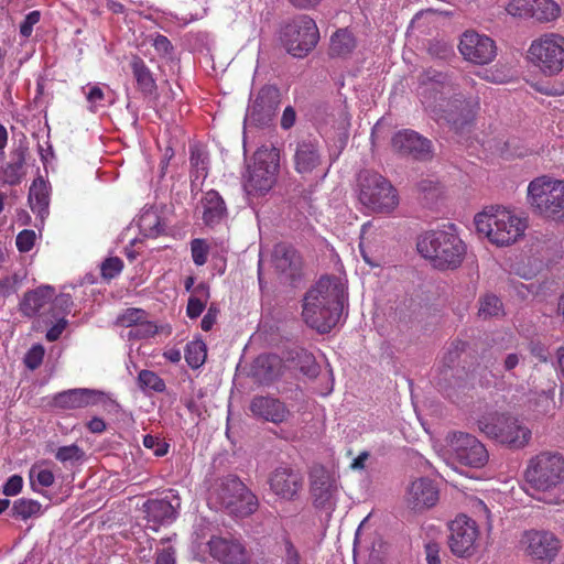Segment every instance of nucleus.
Masks as SVG:
<instances>
[{"label":"nucleus","mask_w":564,"mask_h":564,"mask_svg":"<svg viewBox=\"0 0 564 564\" xmlns=\"http://www.w3.org/2000/svg\"><path fill=\"white\" fill-rule=\"evenodd\" d=\"M419 80L421 102L434 119H444L459 128L474 118L479 108L478 98H465L460 94H454L449 100L445 98L446 94L455 93L457 86L451 75L427 69L420 75Z\"/></svg>","instance_id":"obj_1"},{"label":"nucleus","mask_w":564,"mask_h":564,"mask_svg":"<svg viewBox=\"0 0 564 564\" xmlns=\"http://www.w3.org/2000/svg\"><path fill=\"white\" fill-rule=\"evenodd\" d=\"M346 301V290L337 278H321L305 294L303 318L321 334L328 333L339 321Z\"/></svg>","instance_id":"obj_2"},{"label":"nucleus","mask_w":564,"mask_h":564,"mask_svg":"<svg viewBox=\"0 0 564 564\" xmlns=\"http://www.w3.org/2000/svg\"><path fill=\"white\" fill-rule=\"evenodd\" d=\"M528 485L541 492L547 503L564 502V457L560 453L542 452L529 460L525 469Z\"/></svg>","instance_id":"obj_3"},{"label":"nucleus","mask_w":564,"mask_h":564,"mask_svg":"<svg viewBox=\"0 0 564 564\" xmlns=\"http://www.w3.org/2000/svg\"><path fill=\"white\" fill-rule=\"evenodd\" d=\"M417 251L440 270L458 268L466 253V246L456 234L455 226L448 224L442 230H431L417 241Z\"/></svg>","instance_id":"obj_4"},{"label":"nucleus","mask_w":564,"mask_h":564,"mask_svg":"<svg viewBox=\"0 0 564 564\" xmlns=\"http://www.w3.org/2000/svg\"><path fill=\"white\" fill-rule=\"evenodd\" d=\"M475 226L492 243L508 246L524 234L527 220L505 208L490 207L475 216Z\"/></svg>","instance_id":"obj_5"},{"label":"nucleus","mask_w":564,"mask_h":564,"mask_svg":"<svg viewBox=\"0 0 564 564\" xmlns=\"http://www.w3.org/2000/svg\"><path fill=\"white\" fill-rule=\"evenodd\" d=\"M527 200L536 215L564 220V181L543 175L528 185Z\"/></svg>","instance_id":"obj_6"},{"label":"nucleus","mask_w":564,"mask_h":564,"mask_svg":"<svg viewBox=\"0 0 564 564\" xmlns=\"http://www.w3.org/2000/svg\"><path fill=\"white\" fill-rule=\"evenodd\" d=\"M478 429L488 437L513 449L525 447L531 430L518 417L508 413H495L478 420Z\"/></svg>","instance_id":"obj_7"},{"label":"nucleus","mask_w":564,"mask_h":564,"mask_svg":"<svg viewBox=\"0 0 564 564\" xmlns=\"http://www.w3.org/2000/svg\"><path fill=\"white\" fill-rule=\"evenodd\" d=\"M210 498L229 513L246 517L257 510V497L237 477L228 475L216 480Z\"/></svg>","instance_id":"obj_8"},{"label":"nucleus","mask_w":564,"mask_h":564,"mask_svg":"<svg viewBox=\"0 0 564 564\" xmlns=\"http://www.w3.org/2000/svg\"><path fill=\"white\" fill-rule=\"evenodd\" d=\"M359 200L377 213H390L399 204L395 188L382 175L372 171H361L358 177Z\"/></svg>","instance_id":"obj_9"},{"label":"nucleus","mask_w":564,"mask_h":564,"mask_svg":"<svg viewBox=\"0 0 564 564\" xmlns=\"http://www.w3.org/2000/svg\"><path fill=\"white\" fill-rule=\"evenodd\" d=\"M528 57L546 76H555L564 68V36L547 33L532 41Z\"/></svg>","instance_id":"obj_10"},{"label":"nucleus","mask_w":564,"mask_h":564,"mask_svg":"<svg viewBox=\"0 0 564 564\" xmlns=\"http://www.w3.org/2000/svg\"><path fill=\"white\" fill-rule=\"evenodd\" d=\"M319 32L315 21L308 15H300L281 30V42L294 57H305L317 45Z\"/></svg>","instance_id":"obj_11"},{"label":"nucleus","mask_w":564,"mask_h":564,"mask_svg":"<svg viewBox=\"0 0 564 564\" xmlns=\"http://www.w3.org/2000/svg\"><path fill=\"white\" fill-rule=\"evenodd\" d=\"M447 443L453 457L464 466L480 468L488 462L489 455L485 445L474 435L454 432L447 437Z\"/></svg>","instance_id":"obj_12"},{"label":"nucleus","mask_w":564,"mask_h":564,"mask_svg":"<svg viewBox=\"0 0 564 564\" xmlns=\"http://www.w3.org/2000/svg\"><path fill=\"white\" fill-rule=\"evenodd\" d=\"M294 169L302 177L327 175L328 167L324 169L322 145L315 138H304L296 142L294 150Z\"/></svg>","instance_id":"obj_13"},{"label":"nucleus","mask_w":564,"mask_h":564,"mask_svg":"<svg viewBox=\"0 0 564 564\" xmlns=\"http://www.w3.org/2000/svg\"><path fill=\"white\" fill-rule=\"evenodd\" d=\"M448 546L459 557L471 556L477 549L479 535L476 521L465 514L457 516L449 523Z\"/></svg>","instance_id":"obj_14"},{"label":"nucleus","mask_w":564,"mask_h":564,"mask_svg":"<svg viewBox=\"0 0 564 564\" xmlns=\"http://www.w3.org/2000/svg\"><path fill=\"white\" fill-rule=\"evenodd\" d=\"M311 494L314 505L318 509L333 511L337 498V480L335 476L321 465H315L311 469Z\"/></svg>","instance_id":"obj_15"},{"label":"nucleus","mask_w":564,"mask_h":564,"mask_svg":"<svg viewBox=\"0 0 564 564\" xmlns=\"http://www.w3.org/2000/svg\"><path fill=\"white\" fill-rule=\"evenodd\" d=\"M391 147L398 154L416 161H429L434 154L432 141L410 129L398 131Z\"/></svg>","instance_id":"obj_16"},{"label":"nucleus","mask_w":564,"mask_h":564,"mask_svg":"<svg viewBox=\"0 0 564 564\" xmlns=\"http://www.w3.org/2000/svg\"><path fill=\"white\" fill-rule=\"evenodd\" d=\"M458 47L466 61L478 65L492 62L497 55V47L494 40L474 31H466L463 34Z\"/></svg>","instance_id":"obj_17"},{"label":"nucleus","mask_w":564,"mask_h":564,"mask_svg":"<svg viewBox=\"0 0 564 564\" xmlns=\"http://www.w3.org/2000/svg\"><path fill=\"white\" fill-rule=\"evenodd\" d=\"M521 544L529 556L544 562L553 561L560 550V540L546 531L525 532Z\"/></svg>","instance_id":"obj_18"},{"label":"nucleus","mask_w":564,"mask_h":564,"mask_svg":"<svg viewBox=\"0 0 564 564\" xmlns=\"http://www.w3.org/2000/svg\"><path fill=\"white\" fill-rule=\"evenodd\" d=\"M280 101L281 95L276 87L271 85L262 87L248 109V119L258 126L269 124L275 116Z\"/></svg>","instance_id":"obj_19"},{"label":"nucleus","mask_w":564,"mask_h":564,"mask_svg":"<svg viewBox=\"0 0 564 564\" xmlns=\"http://www.w3.org/2000/svg\"><path fill=\"white\" fill-rule=\"evenodd\" d=\"M209 554L223 564H249V555L241 542L234 538L213 536Z\"/></svg>","instance_id":"obj_20"},{"label":"nucleus","mask_w":564,"mask_h":564,"mask_svg":"<svg viewBox=\"0 0 564 564\" xmlns=\"http://www.w3.org/2000/svg\"><path fill=\"white\" fill-rule=\"evenodd\" d=\"M269 485L274 495L292 500L302 488L303 477L292 468L280 466L271 473Z\"/></svg>","instance_id":"obj_21"},{"label":"nucleus","mask_w":564,"mask_h":564,"mask_svg":"<svg viewBox=\"0 0 564 564\" xmlns=\"http://www.w3.org/2000/svg\"><path fill=\"white\" fill-rule=\"evenodd\" d=\"M101 391L93 389H70L55 394L52 405L61 410H76L96 404L104 399Z\"/></svg>","instance_id":"obj_22"},{"label":"nucleus","mask_w":564,"mask_h":564,"mask_svg":"<svg viewBox=\"0 0 564 564\" xmlns=\"http://www.w3.org/2000/svg\"><path fill=\"white\" fill-rule=\"evenodd\" d=\"M271 261L274 269L288 280L295 279L302 268L300 254L291 245L285 242L274 246Z\"/></svg>","instance_id":"obj_23"},{"label":"nucleus","mask_w":564,"mask_h":564,"mask_svg":"<svg viewBox=\"0 0 564 564\" xmlns=\"http://www.w3.org/2000/svg\"><path fill=\"white\" fill-rule=\"evenodd\" d=\"M249 409L254 416L274 424L286 421L291 414L286 405L279 399L263 395L254 397Z\"/></svg>","instance_id":"obj_24"},{"label":"nucleus","mask_w":564,"mask_h":564,"mask_svg":"<svg viewBox=\"0 0 564 564\" xmlns=\"http://www.w3.org/2000/svg\"><path fill=\"white\" fill-rule=\"evenodd\" d=\"M54 289L48 285L39 286L24 293L19 310L26 317L41 315L46 307H51Z\"/></svg>","instance_id":"obj_25"},{"label":"nucleus","mask_w":564,"mask_h":564,"mask_svg":"<svg viewBox=\"0 0 564 564\" xmlns=\"http://www.w3.org/2000/svg\"><path fill=\"white\" fill-rule=\"evenodd\" d=\"M175 503L167 499H149L143 503V511L149 522L154 524H170L176 520L178 508L181 507L180 498L174 496Z\"/></svg>","instance_id":"obj_26"},{"label":"nucleus","mask_w":564,"mask_h":564,"mask_svg":"<svg viewBox=\"0 0 564 564\" xmlns=\"http://www.w3.org/2000/svg\"><path fill=\"white\" fill-rule=\"evenodd\" d=\"M438 500V490L429 478H419L412 481L408 490V502L415 509L433 507Z\"/></svg>","instance_id":"obj_27"},{"label":"nucleus","mask_w":564,"mask_h":564,"mask_svg":"<svg viewBox=\"0 0 564 564\" xmlns=\"http://www.w3.org/2000/svg\"><path fill=\"white\" fill-rule=\"evenodd\" d=\"M200 204L203 206V221L208 227H215L228 216L224 198L215 189L205 193Z\"/></svg>","instance_id":"obj_28"},{"label":"nucleus","mask_w":564,"mask_h":564,"mask_svg":"<svg viewBox=\"0 0 564 564\" xmlns=\"http://www.w3.org/2000/svg\"><path fill=\"white\" fill-rule=\"evenodd\" d=\"M28 147L20 142L10 153V162L3 167V181L10 185L20 183L24 175V164L28 154Z\"/></svg>","instance_id":"obj_29"},{"label":"nucleus","mask_w":564,"mask_h":564,"mask_svg":"<svg viewBox=\"0 0 564 564\" xmlns=\"http://www.w3.org/2000/svg\"><path fill=\"white\" fill-rule=\"evenodd\" d=\"M130 67L133 78L137 82L138 89L144 96L153 95L156 91V82L144 61L140 56L133 55L130 62Z\"/></svg>","instance_id":"obj_30"},{"label":"nucleus","mask_w":564,"mask_h":564,"mask_svg":"<svg viewBox=\"0 0 564 564\" xmlns=\"http://www.w3.org/2000/svg\"><path fill=\"white\" fill-rule=\"evenodd\" d=\"M29 203L33 213H36L41 219L48 215L50 193L47 183L37 177L33 181L29 191Z\"/></svg>","instance_id":"obj_31"},{"label":"nucleus","mask_w":564,"mask_h":564,"mask_svg":"<svg viewBox=\"0 0 564 564\" xmlns=\"http://www.w3.org/2000/svg\"><path fill=\"white\" fill-rule=\"evenodd\" d=\"M252 370L260 381L270 382L279 376L280 360L274 355H261L254 360Z\"/></svg>","instance_id":"obj_32"},{"label":"nucleus","mask_w":564,"mask_h":564,"mask_svg":"<svg viewBox=\"0 0 564 564\" xmlns=\"http://www.w3.org/2000/svg\"><path fill=\"white\" fill-rule=\"evenodd\" d=\"M356 47V40L347 29L337 30L330 37L329 54L332 56L345 57Z\"/></svg>","instance_id":"obj_33"},{"label":"nucleus","mask_w":564,"mask_h":564,"mask_svg":"<svg viewBox=\"0 0 564 564\" xmlns=\"http://www.w3.org/2000/svg\"><path fill=\"white\" fill-rule=\"evenodd\" d=\"M276 172L252 166L249 171V186L252 191L268 192L275 183Z\"/></svg>","instance_id":"obj_34"},{"label":"nucleus","mask_w":564,"mask_h":564,"mask_svg":"<svg viewBox=\"0 0 564 564\" xmlns=\"http://www.w3.org/2000/svg\"><path fill=\"white\" fill-rule=\"evenodd\" d=\"M209 297V288L206 283H199L193 290V295L188 299L186 313L189 318L198 317Z\"/></svg>","instance_id":"obj_35"},{"label":"nucleus","mask_w":564,"mask_h":564,"mask_svg":"<svg viewBox=\"0 0 564 564\" xmlns=\"http://www.w3.org/2000/svg\"><path fill=\"white\" fill-rule=\"evenodd\" d=\"M253 165L263 170H270L273 172L279 171L280 167V152L274 147H262L253 156Z\"/></svg>","instance_id":"obj_36"},{"label":"nucleus","mask_w":564,"mask_h":564,"mask_svg":"<svg viewBox=\"0 0 564 564\" xmlns=\"http://www.w3.org/2000/svg\"><path fill=\"white\" fill-rule=\"evenodd\" d=\"M532 18L539 22H550L560 15V7L553 0H534Z\"/></svg>","instance_id":"obj_37"},{"label":"nucleus","mask_w":564,"mask_h":564,"mask_svg":"<svg viewBox=\"0 0 564 564\" xmlns=\"http://www.w3.org/2000/svg\"><path fill=\"white\" fill-rule=\"evenodd\" d=\"M207 350L203 340L189 341L185 347V360L192 369L199 368L206 360Z\"/></svg>","instance_id":"obj_38"},{"label":"nucleus","mask_w":564,"mask_h":564,"mask_svg":"<svg viewBox=\"0 0 564 564\" xmlns=\"http://www.w3.org/2000/svg\"><path fill=\"white\" fill-rule=\"evenodd\" d=\"M41 503L33 499L21 498L13 502L11 509L12 517L21 518L26 520L33 516H37L41 512Z\"/></svg>","instance_id":"obj_39"},{"label":"nucleus","mask_w":564,"mask_h":564,"mask_svg":"<svg viewBox=\"0 0 564 564\" xmlns=\"http://www.w3.org/2000/svg\"><path fill=\"white\" fill-rule=\"evenodd\" d=\"M24 278L25 274L21 272H14L11 275H4L0 278V299L4 300L15 294L20 289Z\"/></svg>","instance_id":"obj_40"},{"label":"nucleus","mask_w":564,"mask_h":564,"mask_svg":"<svg viewBox=\"0 0 564 564\" xmlns=\"http://www.w3.org/2000/svg\"><path fill=\"white\" fill-rule=\"evenodd\" d=\"M502 303L494 294H487L479 300L478 315L482 318L498 316L501 313Z\"/></svg>","instance_id":"obj_41"},{"label":"nucleus","mask_w":564,"mask_h":564,"mask_svg":"<svg viewBox=\"0 0 564 564\" xmlns=\"http://www.w3.org/2000/svg\"><path fill=\"white\" fill-rule=\"evenodd\" d=\"M147 317V312L141 308H127L116 319V325L120 327L134 328L143 318Z\"/></svg>","instance_id":"obj_42"},{"label":"nucleus","mask_w":564,"mask_h":564,"mask_svg":"<svg viewBox=\"0 0 564 564\" xmlns=\"http://www.w3.org/2000/svg\"><path fill=\"white\" fill-rule=\"evenodd\" d=\"M138 382L142 389H151L155 392H162L165 390L163 379L151 370H141L138 376Z\"/></svg>","instance_id":"obj_43"},{"label":"nucleus","mask_w":564,"mask_h":564,"mask_svg":"<svg viewBox=\"0 0 564 564\" xmlns=\"http://www.w3.org/2000/svg\"><path fill=\"white\" fill-rule=\"evenodd\" d=\"M534 0H512L506 8L513 17L532 18Z\"/></svg>","instance_id":"obj_44"},{"label":"nucleus","mask_w":564,"mask_h":564,"mask_svg":"<svg viewBox=\"0 0 564 564\" xmlns=\"http://www.w3.org/2000/svg\"><path fill=\"white\" fill-rule=\"evenodd\" d=\"M158 333V326L148 321L147 317L142 319L134 328L128 333L129 339H142L154 336Z\"/></svg>","instance_id":"obj_45"},{"label":"nucleus","mask_w":564,"mask_h":564,"mask_svg":"<svg viewBox=\"0 0 564 564\" xmlns=\"http://www.w3.org/2000/svg\"><path fill=\"white\" fill-rule=\"evenodd\" d=\"M467 346L468 344L464 340H454L444 356L445 366H447L448 368L453 367L460 357V355L466 350Z\"/></svg>","instance_id":"obj_46"},{"label":"nucleus","mask_w":564,"mask_h":564,"mask_svg":"<svg viewBox=\"0 0 564 564\" xmlns=\"http://www.w3.org/2000/svg\"><path fill=\"white\" fill-rule=\"evenodd\" d=\"M123 269V262L118 257L107 258L101 263V274L105 279H113Z\"/></svg>","instance_id":"obj_47"},{"label":"nucleus","mask_w":564,"mask_h":564,"mask_svg":"<svg viewBox=\"0 0 564 564\" xmlns=\"http://www.w3.org/2000/svg\"><path fill=\"white\" fill-rule=\"evenodd\" d=\"M84 456V452L76 445L62 446L57 449L55 457L62 463L79 460Z\"/></svg>","instance_id":"obj_48"},{"label":"nucleus","mask_w":564,"mask_h":564,"mask_svg":"<svg viewBox=\"0 0 564 564\" xmlns=\"http://www.w3.org/2000/svg\"><path fill=\"white\" fill-rule=\"evenodd\" d=\"M192 258L196 265H203L207 261L208 246L203 239H194L191 242Z\"/></svg>","instance_id":"obj_49"},{"label":"nucleus","mask_w":564,"mask_h":564,"mask_svg":"<svg viewBox=\"0 0 564 564\" xmlns=\"http://www.w3.org/2000/svg\"><path fill=\"white\" fill-rule=\"evenodd\" d=\"M144 447L152 449L158 457L165 456L169 452L170 445L162 441L159 436L145 435L143 437Z\"/></svg>","instance_id":"obj_50"},{"label":"nucleus","mask_w":564,"mask_h":564,"mask_svg":"<svg viewBox=\"0 0 564 564\" xmlns=\"http://www.w3.org/2000/svg\"><path fill=\"white\" fill-rule=\"evenodd\" d=\"M44 357V349L41 345L33 346L25 355L24 357V364L25 366L34 370L40 367V365L43 361Z\"/></svg>","instance_id":"obj_51"},{"label":"nucleus","mask_w":564,"mask_h":564,"mask_svg":"<svg viewBox=\"0 0 564 564\" xmlns=\"http://www.w3.org/2000/svg\"><path fill=\"white\" fill-rule=\"evenodd\" d=\"M35 232L33 230L24 229L18 236L15 240L17 248L20 252L30 251L35 242Z\"/></svg>","instance_id":"obj_52"},{"label":"nucleus","mask_w":564,"mask_h":564,"mask_svg":"<svg viewBox=\"0 0 564 564\" xmlns=\"http://www.w3.org/2000/svg\"><path fill=\"white\" fill-rule=\"evenodd\" d=\"M41 18L40 11H32L26 14L23 22L20 24V34L24 37H29L32 34L33 26L39 23Z\"/></svg>","instance_id":"obj_53"},{"label":"nucleus","mask_w":564,"mask_h":564,"mask_svg":"<svg viewBox=\"0 0 564 564\" xmlns=\"http://www.w3.org/2000/svg\"><path fill=\"white\" fill-rule=\"evenodd\" d=\"M73 306V300L69 294H59L53 297L51 308L58 310L61 313H68Z\"/></svg>","instance_id":"obj_54"},{"label":"nucleus","mask_w":564,"mask_h":564,"mask_svg":"<svg viewBox=\"0 0 564 564\" xmlns=\"http://www.w3.org/2000/svg\"><path fill=\"white\" fill-rule=\"evenodd\" d=\"M22 485H23L22 477L19 475H13L4 484L3 494L6 496H15L21 491Z\"/></svg>","instance_id":"obj_55"},{"label":"nucleus","mask_w":564,"mask_h":564,"mask_svg":"<svg viewBox=\"0 0 564 564\" xmlns=\"http://www.w3.org/2000/svg\"><path fill=\"white\" fill-rule=\"evenodd\" d=\"M191 164L199 171L205 172L206 170V156L205 153L197 147L191 148Z\"/></svg>","instance_id":"obj_56"},{"label":"nucleus","mask_w":564,"mask_h":564,"mask_svg":"<svg viewBox=\"0 0 564 564\" xmlns=\"http://www.w3.org/2000/svg\"><path fill=\"white\" fill-rule=\"evenodd\" d=\"M153 46L156 50L158 53L169 56L173 52V45L171 41L164 36V35H156V37L153 41Z\"/></svg>","instance_id":"obj_57"},{"label":"nucleus","mask_w":564,"mask_h":564,"mask_svg":"<svg viewBox=\"0 0 564 564\" xmlns=\"http://www.w3.org/2000/svg\"><path fill=\"white\" fill-rule=\"evenodd\" d=\"M441 546L436 542H429L425 544V554L427 564H442L440 557Z\"/></svg>","instance_id":"obj_58"},{"label":"nucleus","mask_w":564,"mask_h":564,"mask_svg":"<svg viewBox=\"0 0 564 564\" xmlns=\"http://www.w3.org/2000/svg\"><path fill=\"white\" fill-rule=\"evenodd\" d=\"M284 547H285V555H284L285 564H301L300 554H299L297 550L294 547L293 543L289 539H284Z\"/></svg>","instance_id":"obj_59"},{"label":"nucleus","mask_w":564,"mask_h":564,"mask_svg":"<svg viewBox=\"0 0 564 564\" xmlns=\"http://www.w3.org/2000/svg\"><path fill=\"white\" fill-rule=\"evenodd\" d=\"M66 325H67V321H66L64 317H62V318L57 319L56 324H54V325H53V326L47 330L46 336H45V337H46V339H47L48 341H55V340H57V339L61 337V335H62L63 330L66 328Z\"/></svg>","instance_id":"obj_60"},{"label":"nucleus","mask_w":564,"mask_h":564,"mask_svg":"<svg viewBox=\"0 0 564 564\" xmlns=\"http://www.w3.org/2000/svg\"><path fill=\"white\" fill-rule=\"evenodd\" d=\"M86 98L91 105L90 110L95 111L96 104L105 99V94L99 86L95 85L89 87V90L86 93Z\"/></svg>","instance_id":"obj_61"},{"label":"nucleus","mask_w":564,"mask_h":564,"mask_svg":"<svg viewBox=\"0 0 564 564\" xmlns=\"http://www.w3.org/2000/svg\"><path fill=\"white\" fill-rule=\"evenodd\" d=\"M296 121V112L292 106H288L282 113L281 128L284 130L291 129Z\"/></svg>","instance_id":"obj_62"},{"label":"nucleus","mask_w":564,"mask_h":564,"mask_svg":"<svg viewBox=\"0 0 564 564\" xmlns=\"http://www.w3.org/2000/svg\"><path fill=\"white\" fill-rule=\"evenodd\" d=\"M218 313V308L214 306H210L208 308L207 313L204 315L200 323V327L203 330L208 332L213 328L214 324L216 323Z\"/></svg>","instance_id":"obj_63"},{"label":"nucleus","mask_w":564,"mask_h":564,"mask_svg":"<svg viewBox=\"0 0 564 564\" xmlns=\"http://www.w3.org/2000/svg\"><path fill=\"white\" fill-rule=\"evenodd\" d=\"M155 564H175V552L172 547L162 550L158 556Z\"/></svg>","instance_id":"obj_64"}]
</instances>
